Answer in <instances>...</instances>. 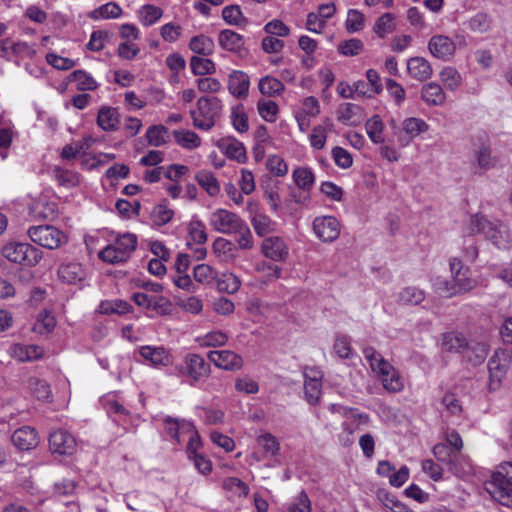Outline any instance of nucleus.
<instances>
[{"label": "nucleus", "instance_id": "f257e3e1", "mask_svg": "<svg viewBox=\"0 0 512 512\" xmlns=\"http://www.w3.org/2000/svg\"><path fill=\"white\" fill-rule=\"evenodd\" d=\"M209 225L218 233L234 235L240 249H251L253 247L251 230L238 214L218 208L210 214Z\"/></svg>", "mask_w": 512, "mask_h": 512}, {"label": "nucleus", "instance_id": "f03ea898", "mask_svg": "<svg viewBox=\"0 0 512 512\" xmlns=\"http://www.w3.org/2000/svg\"><path fill=\"white\" fill-rule=\"evenodd\" d=\"M451 279L438 277L434 280L435 291L445 297H452L466 293L476 286V280L471 277L469 267H465L462 261L456 257L449 259Z\"/></svg>", "mask_w": 512, "mask_h": 512}, {"label": "nucleus", "instance_id": "7ed1b4c3", "mask_svg": "<svg viewBox=\"0 0 512 512\" xmlns=\"http://www.w3.org/2000/svg\"><path fill=\"white\" fill-rule=\"evenodd\" d=\"M365 359L371 370L380 379L383 388L389 393L401 392L404 387V379L400 372L395 369L384 357L372 347L363 350Z\"/></svg>", "mask_w": 512, "mask_h": 512}, {"label": "nucleus", "instance_id": "20e7f679", "mask_svg": "<svg viewBox=\"0 0 512 512\" xmlns=\"http://www.w3.org/2000/svg\"><path fill=\"white\" fill-rule=\"evenodd\" d=\"M469 232L483 233L499 249L507 250L512 245L508 227L499 221H489L484 216L475 215L470 218Z\"/></svg>", "mask_w": 512, "mask_h": 512}, {"label": "nucleus", "instance_id": "39448f33", "mask_svg": "<svg viewBox=\"0 0 512 512\" xmlns=\"http://www.w3.org/2000/svg\"><path fill=\"white\" fill-rule=\"evenodd\" d=\"M486 489L500 504L512 505V462H504L498 467Z\"/></svg>", "mask_w": 512, "mask_h": 512}, {"label": "nucleus", "instance_id": "423d86ee", "mask_svg": "<svg viewBox=\"0 0 512 512\" xmlns=\"http://www.w3.org/2000/svg\"><path fill=\"white\" fill-rule=\"evenodd\" d=\"M222 108L223 104L219 98L200 97L196 109L191 111L194 127L204 131L212 129L221 115Z\"/></svg>", "mask_w": 512, "mask_h": 512}, {"label": "nucleus", "instance_id": "0eeeda50", "mask_svg": "<svg viewBox=\"0 0 512 512\" xmlns=\"http://www.w3.org/2000/svg\"><path fill=\"white\" fill-rule=\"evenodd\" d=\"M137 247V237L132 233L119 235L113 243L103 248L98 256L109 264L126 262Z\"/></svg>", "mask_w": 512, "mask_h": 512}, {"label": "nucleus", "instance_id": "6e6552de", "mask_svg": "<svg viewBox=\"0 0 512 512\" xmlns=\"http://www.w3.org/2000/svg\"><path fill=\"white\" fill-rule=\"evenodd\" d=\"M2 256L9 262L34 267L42 259L43 253L26 242L10 241L3 245Z\"/></svg>", "mask_w": 512, "mask_h": 512}, {"label": "nucleus", "instance_id": "1a4fd4ad", "mask_svg": "<svg viewBox=\"0 0 512 512\" xmlns=\"http://www.w3.org/2000/svg\"><path fill=\"white\" fill-rule=\"evenodd\" d=\"M210 365L205 359L195 353L187 354L182 363L175 366L176 375L188 379L190 385H194L210 374Z\"/></svg>", "mask_w": 512, "mask_h": 512}, {"label": "nucleus", "instance_id": "9d476101", "mask_svg": "<svg viewBox=\"0 0 512 512\" xmlns=\"http://www.w3.org/2000/svg\"><path fill=\"white\" fill-rule=\"evenodd\" d=\"M512 361V349H497L489 360V389L495 391L501 386Z\"/></svg>", "mask_w": 512, "mask_h": 512}, {"label": "nucleus", "instance_id": "9b49d317", "mask_svg": "<svg viewBox=\"0 0 512 512\" xmlns=\"http://www.w3.org/2000/svg\"><path fill=\"white\" fill-rule=\"evenodd\" d=\"M28 235L34 243L51 250L67 242L66 235L58 228L50 225L30 227Z\"/></svg>", "mask_w": 512, "mask_h": 512}, {"label": "nucleus", "instance_id": "f8f14e48", "mask_svg": "<svg viewBox=\"0 0 512 512\" xmlns=\"http://www.w3.org/2000/svg\"><path fill=\"white\" fill-rule=\"evenodd\" d=\"M340 222L333 216H319L313 221L315 235L323 242H333L340 235Z\"/></svg>", "mask_w": 512, "mask_h": 512}, {"label": "nucleus", "instance_id": "ddd939ff", "mask_svg": "<svg viewBox=\"0 0 512 512\" xmlns=\"http://www.w3.org/2000/svg\"><path fill=\"white\" fill-rule=\"evenodd\" d=\"M320 114V103L314 96L305 97L301 101L299 109L295 112L299 130L303 133L307 132L313 118Z\"/></svg>", "mask_w": 512, "mask_h": 512}, {"label": "nucleus", "instance_id": "4468645a", "mask_svg": "<svg viewBox=\"0 0 512 512\" xmlns=\"http://www.w3.org/2000/svg\"><path fill=\"white\" fill-rule=\"evenodd\" d=\"M76 446L75 437L65 430H55L49 436V448L54 454L72 455Z\"/></svg>", "mask_w": 512, "mask_h": 512}, {"label": "nucleus", "instance_id": "2eb2a0df", "mask_svg": "<svg viewBox=\"0 0 512 512\" xmlns=\"http://www.w3.org/2000/svg\"><path fill=\"white\" fill-rule=\"evenodd\" d=\"M322 374L315 368L306 369L304 372L305 399L310 405H317L322 394Z\"/></svg>", "mask_w": 512, "mask_h": 512}, {"label": "nucleus", "instance_id": "dca6fc26", "mask_svg": "<svg viewBox=\"0 0 512 512\" xmlns=\"http://www.w3.org/2000/svg\"><path fill=\"white\" fill-rule=\"evenodd\" d=\"M429 52L437 59L449 61L455 55L456 44L447 35H434L428 41Z\"/></svg>", "mask_w": 512, "mask_h": 512}, {"label": "nucleus", "instance_id": "f3484780", "mask_svg": "<svg viewBox=\"0 0 512 512\" xmlns=\"http://www.w3.org/2000/svg\"><path fill=\"white\" fill-rule=\"evenodd\" d=\"M143 361L152 367H166L172 363V356L164 346L144 345L138 350Z\"/></svg>", "mask_w": 512, "mask_h": 512}, {"label": "nucleus", "instance_id": "a211bd4d", "mask_svg": "<svg viewBox=\"0 0 512 512\" xmlns=\"http://www.w3.org/2000/svg\"><path fill=\"white\" fill-rule=\"evenodd\" d=\"M208 359L215 366L224 370H239L243 366V359L230 350H214L208 353Z\"/></svg>", "mask_w": 512, "mask_h": 512}, {"label": "nucleus", "instance_id": "6ab92c4d", "mask_svg": "<svg viewBox=\"0 0 512 512\" xmlns=\"http://www.w3.org/2000/svg\"><path fill=\"white\" fill-rule=\"evenodd\" d=\"M217 147L230 159L239 163L246 161V149L242 142L234 137H222L217 141Z\"/></svg>", "mask_w": 512, "mask_h": 512}, {"label": "nucleus", "instance_id": "aec40b11", "mask_svg": "<svg viewBox=\"0 0 512 512\" xmlns=\"http://www.w3.org/2000/svg\"><path fill=\"white\" fill-rule=\"evenodd\" d=\"M11 440L15 447L23 451L35 448L39 443L36 430L30 426H23L15 430Z\"/></svg>", "mask_w": 512, "mask_h": 512}, {"label": "nucleus", "instance_id": "412c9836", "mask_svg": "<svg viewBox=\"0 0 512 512\" xmlns=\"http://www.w3.org/2000/svg\"><path fill=\"white\" fill-rule=\"evenodd\" d=\"M250 79L248 74L240 70H233L228 79L229 92L239 98L244 99L248 96Z\"/></svg>", "mask_w": 512, "mask_h": 512}, {"label": "nucleus", "instance_id": "4be33fe9", "mask_svg": "<svg viewBox=\"0 0 512 512\" xmlns=\"http://www.w3.org/2000/svg\"><path fill=\"white\" fill-rule=\"evenodd\" d=\"M262 252L274 261H284L288 256V247L280 237L271 236L263 241Z\"/></svg>", "mask_w": 512, "mask_h": 512}, {"label": "nucleus", "instance_id": "5701e85b", "mask_svg": "<svg viewBox=\"0 0 512 512\" xmlns=\"http://www.w3.org/2000/svg\"><path fill=\"white\" fill-rule=\"evenodd\" d=\"M407 71L410 77L420 82L428 80L433 74L429 61L419 56L412 57L407 61Z\"/></svg>", "mask_w": 512, "mask_h": 512}, {"label": "nucleus", "instance_id": "b1692460", "mask_svg": "<svg viewBox=\"0 0 512 512\" xmlns=\"http://www.w3.org/2000/svg\"><path fill=\"white\" fill-rule=\"evenodd\" d=\"M120 116L118 110L110 106H102L97 113V125L105 132L118 130Z\"/></svg>", "mask_w": 512, "mask_h": 512}, {"label": "nucleus", "instance_id": "393cba45", "mask_svg": "<svg viewBox=\"0 0 512 512\" xmlns=\"http://www.w3.org/2000/svg\"><path fill=\"white\" fill-rule=\"evenodd\" d=\"M420 96L428 106H441L446 101V94L442 86L436 82H429L423 85Z\"/></svg>", "mask_w": 512, "mask_h": 512}, {"label": "nucleus", "instance_id": "a878e982", "mask_svg": "<svg viewBox=\"0 0 512 512\" xmlns=\"http://www.w3.org/2000/svg\"><path fill=\"white\" fill-rule=\"evenodd\" d=\"M219 45L231 52H240L244 47V37L233 30L225 29L219 33Z\"/></svg>", "mask_w": 512, "mask_h": 512}, {"label": "nucleus", "instance_id": "bb28decb", "mask_svg": "<svg viewBox=\"0 0 512 512\" xmlns=\"http://www.w3.org/2000/svg\"><path fill=\"white\" fill-rule=\"evenodd\" d=\"M164 429L172 439L180 443V436L185 435L188 430L192 429V422L166 417L164 419Z\"/></svg>", "mask_w": 512, "mask_h": 512}, {"label": "nucleus", "instance_id": "cd10ccee", "mask_svg": "<svg viewBox=\"0 0 512 512\" xmlns=\"http://www.w3.org/2000/svg\"><path fill=\"white\" fill-rule=\"evenodd\" d=\"M58 275L62 281L69 284H76L82 281L85 273L81 264L67 263L60 266Z\"/></svg>", "mask_w": 512, "mask_h": 512}, {"label": "nucleus", "instance_id": "c85d7f7f", "mask_svg": "<svg viewBox=\"0 0 512 512\" xmlns=\"http://www.w3.org/2000/svg\"><path fill=\"white\" fill-rule=\"evenodd\" d=\"M122 12V8L116 2H108L89 12L88 17L95 21L117 19Z\"/></svg>", "mask_w": 512, "mask_h": 512}, {"label": "nucleus", "instance_id": "c756f323", "mask_svg": "<svg viewBox=\"0 0 512 512\" xmlns=\"http://www.w3.org/2000/svg\"><path fill=\"white\" fill-rule=\"evenodd\" d=\"M441 345L445 351L464 354L468 343L462 334L449 332L443 335Z\"/></svg>", "mask_w": 512, "mask_h": 512}, {"label": "nucleus", "instance_id": "7c9ffc66", "mask_svg": "<svg viewBox=\"0 0 512 512\" xmlns=\"http://www.w3.org/2000/svg\"><path fill=\"white\" fill-rule=\"evenodd\" d=\"M31 213L35 218L50 220L57 214V204L40 198L31 207Z\"/></svg>", "mask_w": 512, "mask_h": 512}, {"label": "nucleus", "instance_id": "2f4dec72", "mask_svg": "<svg viewBox=\"0 0 512 512\" xmlns=\"http://www.w3.org/2000/svg\"><path fill=\"white\" fill-rule=\"evenodd\" d=\"M401 129L411 140L427 132L429 125L421 118L409 117L402 121Z\"/></svg>", "mask_w": 512, "mask_h": 512}, {"label": "nucleus", "instance_id": "473e14b6", "mask_svg": "<svg viewBox=\"0 0 512 512\" xmlns=\"http://www.w3.org/2000/svg\"><path fill=\"white\" fill-rule=\"evenodd\" d=\"M197 183L210 195L216 196L220 192V184L215 175L208 170H201L195 175Z\"/></svg>", "mask_w": 512, "mask_h": 512}, {"label": "nucleus", "instance_id": "72a5a7b5", "mask_svg": "<svg viewBox=\"0 0 512 512\" xmlns=\"http://www.w3.org/2000/svg\"><path fill=\"white\" fill-rule=\"evenodd\" d=\"M292 178L296 186L304 191L311 190L315 183V175L309 167H298L294 169Z\"/></svg>", "mask_w": 512, "mask_h": 512}, {"label": "nucleus", "instance_id": "f704fd0d", "mask_svg": "<svg viewBox=\"0 0 512 512\" xmlns=\"http://www.w3.org/2000/svg\"><path fill=\"white\" fill-rule=\"evenodd\" d=\"M174 217V211L168 207L166 201L155 205L150 212V220L155 226H164Z\"/></svg>", "mask_w": 512, "mask_h": 512}, {"label": "nucleus", "instance_id": "c9c22d12", "mask_svg": "<svg viewBox=\"0 0 512 512\" xmlns=\"http://www.w3.org/2000/svg\"><path fill=\"white\" fill-rule=\"evenodd\" d=\"M163 15V10L152 4H146L139 8L137 16L143 26L154 25Z\"/></svg>", "mask_w": 512, "mask_h": 512}, {"label": "nucleus", "instance_id": "e433bc0d", "mask_svg": "<svg viewBox=\"0 0 512 512\" xmlns=\"http://www.w3.org/2000/svg\"><path fill=\"white\" fill-rule=\"evenodd\" d=\"M132 306L124 300H105L101 301L98 306V311L101 314H117L124 315L131 311Z\"/></svg>", "mask_w": 512, "mask_h": 512}, {"label": "nucleus", "instance_id": "4c0bfd02", "mask_svg": "<svg viewBox=\"0 0 512 512\" xmlns=\"http://www.w3.org/2000/svg\"><path fill=\"white\" fill-rule=\"evenodd\" d=\"M284 84L272 76H264L259 80L258 89L264 96L276 97L284 91Z\"/></svg>", "mask_w": 512, "mask_h": 512}, {"label": "nucleus", "instance_id": "58836bf2", "mask_svg": "<svg viewBox=\"0 0 512 512\" xmlns=\"http://www.w3.org/2000/svg\"><path fill=\"white\" fill-rule=\"evenodd\" d=\"M251 224L260 237H263L275 230V222L266 214L255 212L251 217Z\"/></svg>", "mask_w": 512, "mask_h": 512}, {"label": "nucleus", "instance_id": "ea45409f", "mask_svg": "<svg viewBox=\"0 0 512 512\" xmlns=\"http://www.w3.org/2000/svg\"><path fill=\"white\" fill-rule=\"evenodd\" d=\"M43 352V348L37 345H15L13 348L14 356L22 362L37 360Z\"/></svg>", "mask_w": 512, "mask_h": 512}, {"label": "nucleus", "instance_id": "a19ab883", "mask_svg": "<svg viewBox=\"0 0 512 512\" xmlns=\"http://www.w3.org/2000/svg\"><path fill=\"white\" fill-rule=\"evenodd\" d=\"M189 48L196 54L209 56L213 53L215 45L210 37L197 35L191 38Z\"/></svg>", "mask_w": 512, "mask_h": 512}, {"label": "nucleus", "instance_id": "79ce46f5", "mask_svg": "<svg viewBox=\"0 0 512 512\" xmlns=\"http://www.w3.org/2000/svg\"><path fill=\"white\" fill-rule=\"evenodd\" d=\"M174 137L176 142L184 149L192 150L201 145V138L191 130H176L174 131Z\"/></svg>", "mask_w": 512, "mask_h": 512}, {"label": "nucleus", "instance_id": "37998d69", "mask_svg": "<svg viewBox=\"0 0 512 512\" xmlns=\"http://www.w3.org/2000/svg\"><path fill=\"white\" fill-rule=\"evenodd\" d=\"M440 81L447 90L456 91L462 83L460 73L453 67H445L440 71Z\"/></svg>", "mask_w": 512, "mask_h": 512}, {"label": "nucleus", "instance_id": "c03bdc74", "mask_svg": "<svg viewBox=\"0 0 512 512\" xmlns=\"http://www.w3.org/2000/svg\"><path fill=\"white\" fill-rule=\"evenodd\" d=\"M488 355V346L485 343L477 342L468 345L464 357L473 365L483 363Z\"/></svg>", "mask_w": 512, "mask_h": 512}, {"label": "nucleus", "instance_id": "a18cd8bd", "mask_svg": "<svg viewBox=\"0 0 512 512\" xmlns=\"http://www.w3.org/2000/svg\"><path fill=\"white\" fill-rule=\"evenodd\" d=\"M190 68L194 75L204 76L215 73V63L208 58L193 56L190 59Z\"/></svg>", "mask_w": 512, "mask_h": 512}, {"label": "nucleus", "instance_id": "49530a36", "mask_svg": "<svg viewBox=\"0 0 512 512\" xmlns=\"http://www.w3.org/2000/svg\"><path fill=\"white\" fill-rule=\"evenodd\" d=\"M241 287L240 279L231 272H224L217 279V288L220 292L236 293Z\"/></svg>", "mask_w": 512, "mask_h": 512}, {"label": "nucleus", "instance_id": "de8ad7c7", "mask_svg": "<svg viewBox=\"0 0 512 512\" xmlns=\"http://www.w3.org/2000/svg\"><path fill=\"white\" fill-rule=\"evenodd\" d=\"M398 299L403 305H418L425 299V292L417 287L408 286L400 291Z\"/></svg>", "mask_w": 512, "mask_h": 512}, {"label": "nucleus", "instance_id": "09e8293b", "mask_svg": "<svg viewBox=\"0 0 512 512\" xmlns=\"http://www.w3.org/2000/svg\"><path fill=\"white\" fill-rule=\"evenodd\" d=\"M493 166V159L491 156V150L487 146L480 147L475 152V162L473 163V167L476 173H481L485 170H488Z\"/></svg>", "mask_w": 512, "mask_h": 512}, {"label": "nucleus", "instance_id": "8fccbe9b", "mask_svg": "<svg viewBox=\"0 0 512 512\" xmlns=\"http://www.w3.org/2000/svg\"><path fill=\"white\" fill-rule=\"evenodd\" d=\"M70 80L76 83L79 91L95 90L97 82L95 79L83 70H76L70 75Z\"/></svg>", "mask_w": 512, "mask_h": 512}, {"label": "nucleus", "instance_id": "3c124183", "mask_svg": "<svg viewBox=\"0 0 512 512\" xmlns=\"http://www.w3.org/2000/svg\"><path fill=\"white\" fill-rule=\"evenodd\" d=\"M168 130L163 125H154L146 131V139L149 145L159 147L167 142Z\"/></svg>", "mask_w": 512, "mask_h": 512}, {"label": "nucleus", "instance_id": "603ef678", "mask_svg": "<svg viewBox=\"0 0 512 512\" xmlns=\"http://www.w3.org/2000/svg\"><path fill=\"white\" fill-rule=\"evenodd\" d=\"M54 177L59 185L66 188L75 187L80 183V175L72 170L57 167L54 169Z\"/></svg>", "mask_w": 512, "mask_h": 512}, {"label": "nucleus", "instance_id": "864d4df0", "mask_svg": "<svg viewBox=\"0 0 512 512\" xmlns=\"http://www.w3.org/2000/svg\"><path fill=\"white\" fill-rule=\"evenodd\" d=\"M257 109L259 115L267 122L276 121L279 111L278 105L272 100L261 99L258 101Z\"/></svg>", "mask_w": 512, "mask_h": 512}, {"label": "nucleus", "instance_id": "5fc2aeb1", "mask_svg": "<svg viewBox=\"0 0 512 512\" xmlns=\"http://www.w3.org/2000/svg\"><path fill=\"white\" fill-rule=\"evenodd\" d=\"M222 487L238 497H245L249 493V487L236 477H228L223 480Z\"/></svg>", "mask_w": 512, "mask_h": 512}, {"label": "nucleus", "instance_id": "6e6d98bb", "mask_svg": "<svg viewBox=\"0 0 512 512\" xmlns=\"http://www.w3.org/2000/svg\"><path fill=\"white\" fill-rule=\"evenodd\" d=\"M56 325L55 318L47 311L40 312L33 330L39 334L51 332Z\"/></svg>", "mask_w": 512, "mask_h": 512}, {"label": "nucleus", "instance_id": "4d7b16f0", "mask_svg": "<svg viewBox=\"0 0 512 512\" xmlns=\"http://www.w3.org/2000/svg\"><path fill=\"white\" fill-rule=\"evenodd\" d=\"M194 279L202 284H210L217 278L216 271L207 264H199L193 269Z\"/></svg>", "mask_w": 512, "mask_h": 512}, {"label": "nucleus", "instance_id": "13d9d810", "mask_svg": "<svg viewBox=\"0 0 512 512\" xmlns=\"http://www.w3.org/2000/svg\"><path fill=\"white\" fill-rule=\"evenodd\" d=\"M394 16L391 13H385L382 16H380L375 25H374V32L378 35L380 38H384L387 34H390L394 30Z\"/></svg>", "mask_w": 512, "mask_h": 512}, {"label": "nucleus", "instance_id": "bf43d9fd", "mask_svg": "<svg viewBox=\"0 0 512 512\" xmlns=\"http://www.w3.org/2000/svg\"><path fill=\"white\" fill-rule=\"evenodd\" d=\"M364 44L360 39L352 38L338 44V52L343 56H356L363 50Z\"/></svg>", "mask_w": 512, "mask_h": 512}, {"label": "nucleus", "instance_id": "052dcab7", "mask_svg": "<svg viewBox=\"0 0 512 512\" xmlns=\"http://www.w3.org/2000/svg\"><path fill=\"white\" fill-rule=\"evenodd\" d=\"M366 131L374 143H381L383 141L382 132H383V123L379 116H373L366 122Z\"/></svg>", "mask_w": 512, "mask_h": 512}, {"label": "nucleus", "instance_id": "680f3d73", "mask_svg": "<svg viewBox=\"0 0 512 512\" xmlns=\"http://www.w3.org/2000/svg\"><path fill=\"white\" fill-rule=\"evenodd\" d=\"M328 132L326 127L323 125H316L313 127L311 134L309 135V142L312 148L321 150L325 147L327 141Z\"/></svg>", "mask_w": 512, "mask_h": 512}, {"label": "nucleus", "instance_id": "e2e57ef3", "mask_svg": "<svg viewBox=\"0 0 512 512\" xmlns=\"http://www.w3.org/2000/svg\"><path fill=\"white\" fill-rule=\"evenodd\" d=\"M231 120L233 127L240 133L247 132L249 129L248 117L243 106H237L232 110Z\"/></svg>", "mask_w": 512, "mask_h": 512}, {"label": "nucleus", "instance_id": "0e129e2a", "mask_svg": "<svg viewBox=\"0 0 512 512\" xmlns=\"http://www.w3.org/2000/svg\"><path fill=\"white\" fill-rule=\"evenodd\" d=\"M469 28L478 33H485L490 29L491 18L486 13H477L468 22Z\"/></svg>", "mask_w": 512, "mask_h": 512}, {"label": "nucleus", "instance_id": "69168bd1", "mask_svg": "<svg viewBox=\"0 0 512 512\" xmlns=\"http://www.w3.org/2000/svg\"><path fill=\"white\" fill-rule=\"evenodd\" d=\"M266 166L270 173L278 177L285 176L288 173L287 163L278 155L269 156Z\"/></svg>", "mask_w": 512, "mask_h": 512}, {"label": "nucleus", "instance_id": "338daca9", "mask_svg": "<svg viewBox=\"0 0 512 512\" xmlns=\"http://www.w3.org/2000/svg\"><path fill=\"white\" fill-rule=\"evenodd\" d=\"M345 25L349 33H355L362 30L364 27L363 14L358 10L350 9L347 14Z\"/></svg>", "mask_w": 512, "mask_h": 512}, {"label": "nucleus", "instance_id": "774afa93", "mask_svg": "<svg viewBox=\"0 0 512 512\" xmlns=\"http://www.w3.org/2000/svg\"><path fill=\"white\" fill-rule=\"evenodd\" d=\"M289 512H311V501L308 495L301 491L290 503Z\"/></svg>", "mask_w": 512, "mask_h": 512}]
</instances>
